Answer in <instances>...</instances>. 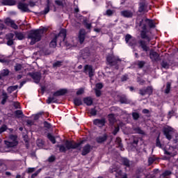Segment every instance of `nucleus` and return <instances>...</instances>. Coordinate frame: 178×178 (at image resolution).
<instances>
[{
  "label": "nucleus",
  "instance_id": "6e6d98bb",
  "mask_svg": "<svg viewBox=\"0 0 178 178\" xmlns=\"http://www.w3.org/2000/svg\"><path fill=\"white\" fill-rule=\"evenodd\" d=\"M34 170H35V168H29L27 169V172L28 173H33V172H34Z\"/></svg>",
  "mask_w": 178,
  "mask_h": 178
},
{
  "label": "nucleus",
  "instance_id": "dca6fc26",
  "mask_svg": "<svg viewBox=\"0 0 178 178\" xmlns=\"http://www.w3.org/2000/svg\"><path fill=\"white\" fill-rule=\"evenodd\" d=\"M18 8L24 12H27L29 10V6H27V4L26 3H19L18 5Z\"/></svg>",
  "mask_w": 178,
  "mask_h": 178
},
{
  "label": "nucleus",
  "instance_id": "f3484780",
  "mask_svg": "<svg viewBox=\"0 0 178 178\" xmlns=\"http://www.w3.org/2000/svg\"><path fill=\"white\" fill-rule=\"evenodd\" d=\"M66 92H67V90L66 89H61L58 90L57 92H56L54 95V97H59L60 95H65V94H66Z\"/></svg>",
  "mask_w": 178,
  "mask_h": 178
},
{
  "label": "nucleus",
  "instance_id": "f704fd0d",
  "mask_svg": "<svg viewBox=\"0 0 178 178\" xmlns=\"http://www.w3.org/2000/svg\"><path fill=\"white\" fill-rule=\"evenodd\" d=\"M37 144H38V147H39V148H42V147H44V142L41 140H38L37 141Z\"/></svg>",
  "mask_w": 178,
  "mask_h": 178
},
{
  "label": "nucleus",
  "instance_id": "473e14b6",
  "mask_svg": "<svg viewBox=\"0 0 178 178\" xmlns=\"http://www.w3.org/2000/svg\"><path fill=\"white\" fill-rule=\"evenodd\" d=\"M140 45L143 51H148V47H147L144 42H140Z\"/></svg>",
  "mask_w": 178,
  "mask_h": 178
},
{
  "label": "nucleus",
  "instance_id": "3c124183",
  "mask_svg": "<svg viewBox=\"0 0 178 178\" xmlns=\"http://www.w3.org/2000/svg\"><path fill=\"white\" fill-rule=\"evenodd\" d=\"M90 115H92V116H95V115H97V110L95 108H92L90 111Z\"/></svg>",
  "mask_w": 178,
  "mask_h": 178
},
{
  "label": "nucleus",
  "instance_id": "338daca9",
  "mask_svg": "<svg viewBox=\"0 0 178 178\" xmlns=\"http://www.w3.org/2000/svg\"><path fill=\"white\" fill-rule=\"evenodd\" d=\"M148 161H149V165H151V163H152L154 162V161H155V159H154V158H152V157H150V158H149Z\"/></svg>",
  "mask_w": 178,
  "mask_h": 178
},
{
  "label": "nucleus",
  "instance_id": "4468645a",
  "mask_svg": "<svg viewBox=\"0 0 178 178\" xmlns=\"http://www.w3.org/2000/svg\"><path fill=\"white\" fill-rule=\"evenodd\" d=\"M140 94L141 95H145V94H152V87H148L145 90H140Z\"/></svg>",
  "mask_w": 178,
  "mask_h": 178
},
{
  "label": "nucleus",
  "instance_id": "f03ea898",
  "mask_svg": "<svg viewBox=\"0 0 178 178\" xmlns=\"http://www.w3.org/2000/svg\"><path fill=\"white\" fill-rule=\"evenodd\" d=\"M47 31V29L41 28L38 30L32 31L29 35V38L31 39V45H34L35 42H38L41 40V35Z\"/></svg>",
  "mask_w": 178,
  "mask_h": 178
},
{
  "label": "nucleus",
  "instance_id": "4d7b16f0",
  "mask_svg": "<svg viewBox=\"0 0 178 178\" xmlns=\"http://www.w3.org/2000/svg\"><path fill=\"white\" fill-rule=\"evenodd\" d=\"M54 161H55V156H51L50 157H49L48 159L49 162H54Z\"/></svg>",
  "mask_w": 178,
  "mask_h": 178
},
{
  "label": "nucleus",
  "instance_id": "4c0bfd02",
  "mask_svg": "<svg viewBox=\"0 0 178 178\" xmlns=\"http://www.w3.org/2000/svg\"><path fill=\"white\" fill-rule=\"evenodd\" d=\"M53 66H54V67H60V66H62V62L57 61L54 63Z\"/></svg>",
  "mask_w": 178,
  "mask_h": 178
},
{
  "label": "nucleus",
  "instance_id": "e2e57ef3",
  "mask_svg": "<svg viewBox=\"0 0 178 178\" xmlns=\"http://www.w3.org/2000/svg\"><path fill=\"white\" fill-rule=\"evenodd\" d=\"M8 45H13V40L8 39V41L7 42Z\"/></svg>",
  "mask_w": 178,
  "mask_h": 178
},
{
  "label": "nucleus",
  "instance_id": "8fccbe9b",
  "mask_svg": "<svg viewBox=\"0 0 178 178\" xmlns=\"http://www.w3.org/2000/svg\"><path fill=\"white\" fill-rule=\"evenodd\" d=\"M121 104H127V99L126 97H122L120 99Z\"/></svg>",
  "mask_w": 178,
  "mask_h": 178
},
{
  "label": "nucleus",
  "instance_id": "c756f323",
  "mask_svg": "<svg viewBox=\"0 0 178 178\" xmlns=\"http://www.w3.org/2000/svg\"><path fill=\"white\" fill-rule=\"evenodd\" d=\"M108 120L111 123H113L115 122V115L113 114L108 115Z\"/></svg>",
  "mask_w": 178,
  "mask_h": 178
},
{
  "label": "nucleus",
  "instance_id": "9d476101",
  "mask_svg": "<svg viewBox=\"0 0 178 178\" xmlns=\"http://www.w3.org/2000/svg\"><path fill=\"white\" fill-rule=\"evenodd\" d=\"M172 131H173V129L170 127H167L164 128V134H165L166 138H168V140H171Z\"/></svg>",
  "mask_w": 178,
  "mask_h": 178
},
{
  "label": "nucleus",
  "instance_id": "a211bd4d",
  "mask_svg": "<svg viewBox=\"0 0 178 178\" xmlns=\"http://www.w3.org/2000/svg\"><path fill=\"white\" fill-rule=\"evenodd\" d=\"M149 56L152 60H158V58L159 57V55H158L156 52L154 51H151Z\"/></svg>",
  "mask_w": 178,
  "mask_h": 178
},
{
  "label": "nucleus",
  "instance_id": "4be33fe9",
  "mask_svg": "<svg viewBox=\"0 0 178 178\" xmlns=\"http://www.w3.org/2000/svg\"><path fill=\"white\" fill-rule=\"evenodd\" d=\"M83 102L88 106L92 105V99L91 97H86L83 99Z\"/></svg>",
  "mask_w": 178,
  "mask_h": 178
},
{
  "label": "nucleus",
  "instance_id": "7c9ffc66",
  "mask_svg": "<svg viewBox=\"0 0 178 178\" xmlns=\"http://www.w3.org/2000/svg\"><path fill=\"white\" fill-rule=\"evenodd\" d=\"M81 94H84L83 88H81L76 90V95H81Z\"/></svg>",
  "mask_w": 178,
  "mask_h": 178
},
{
  "label": "nucleus",
  "instance_id": "cd10ccee",
  "mask_svg": "<svg viewBox=\"0 0 178 178\" xmlns=\"http://www.w3.org/2000/svg\"><path fill=\"white\" fill-rule=\"evenodd\" d=\"M106 140V136H101L97 138V142L98 143H104Z\"/></svg>",
  "mask_w": 178,
  "mask_h": 178
},
{
  "label": "nucleus",
  "instance_id": "6e6552de",
  "mask_svg": "<svg viewBox=\"0 0 178 178\" xmlns=\"http://www.w3.org/2000/svg\"><path fill=\"white\" fill-rule=\"evenodd\" d=\"M164 154H165L168 158H170V156H175V155H176V150L175 149V147H170L167 150L165 149L164 151Z\"/></svg>",
  "mask_w": 178,
  "mask_h": 178
},
{
  "label": "nucleus",
  "instance_id": "7ed1b4c3",
  "mask_svg": "<svg viewBox=\"0 0 178 178\" xmlns=\"http://www.w3.org/2000/svg\"><path fill=\"white\" fill-rule=\"evenodd\" d=\"M84 143V140H82L79 143H76L73 141H65V144L61 145H58L60 152H66L68 149H75V148H79L81 144Z\"/></svg>",
  "mask_w": 178,
  "mask_h": 178
},
{
  "label": "nucleus",
  "instance_id": "20e7f679",
  "mask_svg": "<svg viewBox=\"0 0 178 178\" xmlns=\"http://www.w3.org/2000/svg\"><path fill=\"white\" fill-rule=\"evenodd\" d=\"M65 38H66V30L62 29L60 31V33L55 36V38L51 40L50 42V47L51 48H55L56 47V40L57 41H65Z\"/></svg>",
  "mask_w": 178,
  "mask_h": 178
},
{
  "label": "nucleus",
  "instance_id": "69168bd1",
  "mask_svg": "<svg viewBox=\"0 0 178 178\" xmlns=\"http://www.w3.org/2000/svg\"><path fill=\"white\" fill-rule=\"evenodd\" d=\"M15 108H20V104L19 102L14 103Z\"/></svg>",
  "mask_w": 178,
  "mask_h": 178
},
{
  "label": "nucleus",
  "instance_id": "a18cd8bd",
  "mask_svg": "<svg viewBox=\"0 0 178 178\" xmlns=\"http://www.w3.org/2000/svg\"><path fill=\"white\" fill-rule=\"evenodd\" d=\"M55 3H56V5H58V6H63V1H60V0H56Z\"/></svg>",
  "mask_w": 178,
  "mask_h": 178
},
{
  "label": "nucleus",
  "instance_id": "2f4dec72",
  "mask_svg": "<svg viewBox=\"0 0 178 178\" xmlns=\"http://www.w3.org/2000/svg\"><path fill=\"white\" fill-rule=\"evenodd\" d=\"M9 74V70H3L1 72V76H8Z\"/></svg>",
  "mask_w": 178,
  "mask_h": 178
},
{
  "label": "nucleus",
  "instance_id": "864d4df0",
  "mask_svg": "<svg viewBox=\"0 0 178 178\" xmlns=\"http://www.w3.org/2000/svg\"><path fill=\"white\" fill-rule=\"evenodd\" d=\"M6 131V126L3 125L0 128V134L1 133H3V131Z\"/></svg>",
  "mask_w": 178,
  "mask_h": 178
},
{
  "label": "nucleus",
  "instance_id": "b1692460",
  "mask_svg": "<svg viewBox=\"0 0 178 178\" xmlns=\"http://www.w3.org/2000/svg\"><path fill=\"white\" fill-rule=\"evenodd\" d=\"M15 37H17L19 40H23V38H24V34L19 32H15Z\"/></svg>",
  "mask_w": 178,
  "mask_h": 178
},
{
  "label": "nucleus",
  "instance_id": "0e129e2a",
  "mask_svg": "<svg viewBox=\"0 0 178 178\" xmlns=\"http://www.w3.org/2000/svg\"><path fill=\"white\" fill-rule=\"evenodd\" d=\"M48 12H49V6H47L45 8V9L44 10V14L47 15V13H48Z\"/></svg>",
  "mask_w": 178,
  "mask_h": 178
},
{
  "label": "nucleus",
  "instance_id": "ddd939ff",
  "mask_svg": "<svg viewBox=\"0 0 178 178\" xmlns=\"http://www.w3.org/2000/svg\"><path fill=\"white\" fill-rule=\"evenodd\" d=\"M122 16L124 17H133V12L130 10H123L121 12Z\"/></svg>",
  "mask_w": 178,
  "mask_h": 178
},
{
  "label": "nucleus",
  "instance_id": "c85d7f7f",
  "mask_svg": "<svg viewBox=\"0 0 178 178\" xmlns=\"http://www.w3.org/2000/svg\"><path fill=\"white\" fill-rule=\"evenodd\" d=\"M116 144H118V147L122 148V140L120 138H117L115 140Z\"/></svg>",
  "mask_w": 178,
  "mask_h": 178
},
{
  "label": "nucleus",
  "instance_id": "a878e982",
  "mask_svg": "<svg viewBox=\"0 0 178 178\" xmlns=\"http://www.w3.org/2000/svg\"><path fill=\"white\" fill-rule=\"evenodd\" d=\"M47 137L49 140H50V141L52 143V144H55V143H56V140H55V137L51 134H48Z\"/></svg>",
  "mask_w": 178,
  "mask_h": 178
},
{
  "label": "nucleus",
  "instance_id": "5fc2aeb1",
  "mask_svg": "<svg viewBox=\"0 0 178 178\" xmlns=\"http://www.w3.org/2000/svg\"><path fill=\"white\" fill-rule=\"evenodd\" d=\"M132 116H133L134 119H135V120H137L138 118H140V115L137 113H134L132 114Z\"/></svg>",
  "mask_w": 178,
  "mask_h": 178
},
{
  "label": "nucleus",
  "instance_id": "e433bc0d",
  "mask_svg": "<svg viewBox=\"0 0 178 178\" xmlns=\"http://www.w3.org/2000/svg\"><path fill=\"white\" fill-rule=\"evenodd\" d=\"M123 163L127 168H129L130 166V162L127 160V159H123Z\"/></svg>",
  "mask_w": 178,
  "mask_h": 178
},
{
  "label": "nucleus",
  "instance_id": "0eeeda50",
  "mask_svg": "<svg viewBox=\"0 0 178 178\" xmlns=\"http://www.w3.org/2000/svg\"><path fill=\"white\" fill-rule=\"evenodd\" d=\"M107 62L113 66L114 65H116V63H119L120 62V60L119 58L115 56H111L107 57Z\"/></svg>",
  "mask_w": 178,
  "mask_h": 178
},
{
  "label": "nucleus",
  "instance_id": "bb28decb",
  "mask_svg": "<svg viewBox=\"0 0 178 178\" xmlns=\"http://www.w3.org/2000/svg\"><path fill=\"white\" fill-rule=\"evenodd\" d=\"M68 47H77V39L74 40L70 44H67Z\"/></svg>",
  "mask_w": 178,
  "mask_h": 178
},
{
  "label": "nucleus",
  "instance_id": "774afa93",
  "mask_svg": "<svg viewBox=\"0 0 178 178\" xmlns=\"http://www.w3.org/2000/svg\"><path fill=\"white\" fill-rule=\"evenodd\" d=\"M138 66H139V67H143V66H144V62L140 61L138 63Z\"/></svg>",
  "mask_w": 178,
  "mask_h": 178
},
{
  "label": "nucleus",
  "instance_id": "412c9836",
  "mask_svg": "<svg viewBox=\"0 0 178 178\" xmlns=\"http://www.w3.org/2000/svg\"><path fill=\"white\" fill-rule=\"evenodd\" d=\"M90 149H91V147L90 146V145H87L86 146H85L82 151V155H87V154L90 152Z\"/></svg>",
  "mask_w": 178,
  "mask_h": 178
},
{
  "label": "nucleus",
  "instance_id": "423d86ee",
  "mask_svg": "<svg viewBox=\"0 0 178 178\" xmlns=\"http://www.w3.org/2000/svg\"><path fill=\"white\" fill-rule=\"evenodd\" d=\"M84 73H86V74H88L89 77L91 79V77L94 76L95 71L92 68V66L86 65L84 67Z\"/></svg>",
  "mask_w": 178,
  "mask_h": 178
},
{
  "label": "nucleus",
  "instance_id": "9b49d317",
  "mask_svg": "<svg viewBox=\"0 0 178 178\" xmlns=\"http://www.w3.org/2000/svg\"><path fill=\"white\" fill-rule=\"evenodd\" d=\"M94 124H95L96 126H98L99 127H102V126H104V124H105V119H97V120H95L93 121Z\"/></svg>",
  "mask_w": 178,
  "mask_h": 178
},
{
  "label": "nucleus",
  "instance_id": "052dcab7",
  "mask_svg": "<svg viewBox=\"0 0 178 178\" xmlns=\"http://www.w3.org/2000/svg\"><path fill=\"white\" fill-rule=\"evenodd\" d=\"M162 66L163 67H164L165 69H168L169 67V65H168L167 63L163 62L162 63Z\"/></svg>",
  "mask_w": 178,
  "mask_h": 178
},
{
  "label": "nucleus",
  "instance_id": "f257e3e1",
  "mask_svg": "<svg viewBox=\"0 0 178 178\" xmlns=\"http://www.w3.org/2000/svg\"><path fill=\"white\" fill-rule=\"evenodd\" d=\"M140 35L142 38H147L148 41H149V38L147 36V32L149 31V28L155 27V24H154V21L149 19H144L140 22Z\"/></svg>",
  "mask_w": 178,
  "mask_h": 178
},
{
  "label": "nucleus",
  "instance_id": "393cba45",
  "mask_svg": "<svg viewBox=\"0 0 178 178\" xmlns=\"http://www.w3.org/2000/svg\"><path fill=\"white\" fill-rule=\"evenodd\" d=\"M74 105H76V106H80V105L82 104L81 99L77 98L74 99Z\"/></svg>",
  "mask_w": 178,
  "mask_h": 178
},
{
  "label": "nucleus",
  "instance_id": "f8f14e48",
  "mask_svg": "<svg viewBox=\"0 0 178 178\" xmlns=\"http://www.w3.org/2000/svg\"><path fill=\"white\" fill-rule=\"evenodd\" d=\"M32 77L35 81V83H40V80H41V73L40 72H35Z\"/></svg>",
  "mask_w": 178,
  "mask_h": 178
},
{
  "label": "nucleus",
  "instance_id": "79ce46f5",
  "mask_svg": "<svg viewBox=\"0 0 178 178\" xmlns=\"http://www.w3.org/2000/svg\"><path fill=\"white\" fill-rule=\"evenodd\" d=\"M52 102H55V99L54 97H49L47 100V104H52Z\"/></svg>",
  "mask_w": 178,
  "mask_h": 178
},
{
  "label": "nucleus",
  "instance_id": "09e8293b",
  "mask_svg": "<svg viewBox=\"0 0 178 178\" xmlns=\"http://www.w3.org/2000/svg\"><path fill=\"white\" fill-rule=\"evenodd\" d=\"M144 9H145L144 4H140L139 7V12H144Z\"/></svg>",
  "mask_w": 178,
  "mask_h": 178
},
{
  "label": "nucleus",
  "instance_id": "ea45409f",
  "mask_svg": "<svg viewBox=\"0 0 178 178\" xmlns=\"http://www.w3.org/2000/svg\"><path fill=\"white\" fill-rule=\"evenodd\" d=\"M169 91H170V83H168L165 90V94H169Z\"/></svg>",
  "mask_w": 178,
  "mask_h": 178
},
{
  "label": "nucleus",
  "instance_id": "de8ad7c7",
  "mask_svg": "<svg viewBox=\"0 0 178 178\" xmlns=\"http://www.w3.org/2000/svg\"><path fill=\"white\" fill-rule=\"evenodd\" d=\"M113 14V11H112L111 10H107L106 11V15L107 16H112Z\"/></svg>",
  "mask_w": 178,
  "mask_h": 178
},
{
  "label": "nucleus",
  "instance_id": "37998d69",
  "mask_svg": "<svg viewBox=\"0 0 178 178\" xmlns=\"http://www.w3.org/2000/svg\"><path fill=\"white\" fill-rule=\"evenodd\" d=\"M15 115L17 116V118H20V116H22V115H23V112H22V111L18 110L15 112Z\"/></svg>",
  "mask_w": 178,
  "mask_h": 178
},
{
  "label": "nucleus",
  "instance_id": "c03bdc74",
  "mask_svg": "<svg viewBox=\"0 0 178 178\" xmlns=\"http://www.w3.org/2000/svg\"><path fill=\"white\" fill-rule=\"evenodd\" d=\"M13 37H15V35H13V33H8L6 35L7 40H13Z\"/></svg>",
  "mask_w": 178,
  "mask_h": 178
},
{
  "label": "nucleus",
  "instance_id": "13d9d810",
  "mask_svg": "<svg viewBox=\"0 0 178 178\" xmlns=\"http://www.w3.org/2000/svg\"><path fill=\"white\" fill-rule=\"evenodd\" d=\"M170 171H165L164 173H163V177H166V176H169L170 175Z\"/></svg>",
  "mask_w": 178,
  "mask_h": 178
},
{
  "label": "nucleus",
  "instance_id": "1a4fd4ad",
  "mask_svg": "<svg viewBox=\"0 0 178 178\" xmlns=\"http://www.w3.org/2000/svg\"><path fill=\"white\" fill-rule=\"evenodd\" d=\"M78 38L79 44H83L84 42V40H86V30L81 29L79 31Z\"/></svg>",
  "mask_w": 178,
  "mask_h": 178
},
{
  "label": "nucleus",
  "instance_id": "5701e85b",
  "mask_svg": "<svg viewBox=\"0 0 178 178\" xmlns=\"http://www.w3.org/2000/svg\"><path fill=\"white\" fill-rule=\"evenodd\" d=\"M16 90H17V86H10L8 88V92L9 94H12V92H13V91H16Z\"/></svg>",
  "mask_w": 178,
  "mask_h": 178
},
{
  "label": "nucleus",
  "instance_id": "bf43d9fd",
  "mask_svg": "<svg viewBox=\"0 0 178 178\" xmlns=\"http://www.w3.org/2000/svg\"><path fill=\"white\" fill-rule=\"evenodd\" d=\"M95 93L97 97H99L101 95V90L98 89H95Z\"/></svg>",
  "mask_w": 178,
  "mask_h": 178
},
{
  "label": "nucleus",
  "instance_id": "72a5a7b5",
  "mask_svg": "<svg viewBox=\"0 0 178 178\" xmlns=\"http://www.w3.org/2000/svg\"><path fill=\"white\" fill-rule=\"evenodd\" d=\"M6 99H8V95L6 93H3V100L1 102L3 105L5 104V102H6Z\"/></svg>",
  "mask_w": 178,
  "mask_h": 178
},
{
  "label": "nucleus",
  "instance_id": "6ab92c4d",
  "mask_svg": "<svg viewBox=\"0 0 178 178\" xmlns=\"http://www.w3.org/2000/svg\"><path fill=\"white\" fill-rule=\"evenodd\" d=\"M9 62H10V60H9V59L6 58L3 55H0V63H3L4 65H9Z\"/></svg>",
  "mask_w": 178,
  "mask_h": 178
},
{
  "label": "nucleus",
  "instance_id": "aec40b11",
  "mask_svg": "<svg viewBox=\"0 0 178 178\" xmlns=\"http://www.w3.org/2000/svg\"><path fill=\"white\" fill-rule=\"evenodd\" d=\"M3 5H8L9 6H13V5H16V1H15V0H3Z\"/></svg>",
  "mask_w": 178,
  "mask_h": 178
},
{
  "label": "nucleus",
  "instance_id": "680f3d73",
  "mask_svg": "<svg viewBox=\"0 0 178 178\" xmlns=\"http://www.w3.org/2000/svg\"><path fill=\"white\" fill-rule=\"evenodd\" d=\"M118 131H119V127L115 128L113 134H114V136H116V134H118Z\"/></svg>",
  "mask_w": 178,
  "mask_h": 178
},
{
  "label": "nucleus",
  "instance_id": "c9c22d12",
  "mask_svg": "<svg viewBox=\"0 0 178 178\" xmlns=\"http://www.w3.org/2000/svg\"><path fill=\"white\" fill-rule=\"evenodd\" d=\"M15 70L16 72H20V70H22V65L20 64H17L15 66Z\"/></svg>",
  "mask_w": 178,
  "mask_h": 178
},
{
  "label": "nucleus",
  "instance_id": "49530a36",
  "mask_svg": "<svg viewBox=\"0 0 178 178\" xmlns=\"http://www.w3.org/2000/svg\"><path fill=\"white\" fill-rule=\"evenodd\" d=\"M102 87H104V85H102V83H97L96 84V88L95 90H101V88H102Z\"/></svg>",
  "mask_w": 178,
  "mask_h": 178
},
{
  "label": "nucleus",
  "instance_id": "a19ab883",
  "mask_svg": "<svg viewBox=\"0 0 178 178\" xmlns=\"http://www.w3.org/2000/svg\"><path fill=\"white\" fill-rule=\"evenodd\" d=\"M135 133H138L139 134H144V131L141 130L139 127L135 129Z\"/></svg>",
  "mask_w": 178,
  "mask_h": 178
},
{
  "label": "nucleus",
  "instance_id": "58836bf2",
  "mask_svg": "<svg viewBox=\"0 0 178 178\" xmlns=\"http://www.w3.org/2000/svg\"><path fill=\"white\" fill-rule=\"evenodd\" d=\"M13 21H12V19H10V18H7L5 20V23L6 24H7L8 26H10L11 24H13Z\"/></svg>",
  "mask_w": 178,
  "mask_h": 178
},
{
  "label": "nucleus",
  "instance_id": "39448f33",
  "mask_svg": "<svg viewBox=\"0 0 178 178\" xmlns=\"http://www.w3.org/2000/svg\"><path fill=\"white\" fill-rule=\"evenodd\" d=\"M6 147L8 148H12L13 147H16L17 145L18 142H17V136L11 135L10 136L8 140H5L4 141Z\"/></svg>",
  "mask_w": 178,
  "mask_h": 178
},
{
  "label": "nucleus",
  "instance_id": "2eb2a0df",
  "mask_svg": "<svg viewBox=\"0 0 178 178\" xmlns=\"http://www.w3.org/2000/svg\"><path fill=\"white\" fill-rule=\"evenodd\" d=\"M125 41L127 44H129V45H133V44L131 43V41H133V42H136V40H134V38H132L131 35H126Z\"/></svg>",
  "mask_w": 178,
  "mask_h": 178
},
{
  "label": "nucleus",
  "instance_id": "603ef678",
  "mask_svg": "<svg viewBox=\"0 0 178 178\" xmlns=\"http://www.w3.org/2000/svg\"><path fill=\"white\" fill-rule=\"evenodd\" d=\"M40 172H41V170H38V171H36L35 172H34V173L31 175V177H32V178L37 177V176L38 175V173H40Z\"/></svg>",
  "mask_w": 178,
  "mask_h": 178
}]
</instances>
